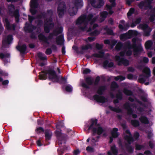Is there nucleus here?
Wrapping results in <instances>:
<instances>
[{
  "mask_svg": "<svg viewBox=\"0 0 155 155\" xmlns=\"http://www.w3.org/2000/svg\"><path fill=\"white\" fill-rule=\"evenodd\" d=\"M51 53V50L50 49H47L46 51V53L47 54H50Z\"/></svg>",
  "mask_w": 155,
  "mask_h": 155,
  "instance_id": "nucleus-48",
  "label": "nucleus"
},
{
  "mask_svg": "<svg viewBox=\"0 0 155 155\" xmlns=\"http://www.w3.org/2000/svg\"><path fill=\"white\" fill-rule=\"evenodd\" d=\"M28 19L31 22L33 18L32 16H28Z\"/></svg>",
  "mask_w": 155,
  "mask_h": 155,
  "instance_id": "nucleus-60",
  "label": "nucleus"
},
{
  "mask_svg": "<svg viewBox=\"0 0 155 155\" xmlns=\"http://www.w3.org/2000/svg\"><path fill=\"white\" fill-rule=\"evenodd\" d=\"M36 131L38 133H40L41 132H43L44 130L42 127H40L37 128L36 129Z\"/></svg>",
  "mask_w": 155,
  "mask_h": 155,
  "instance_id": "nucleus-40",
  "label": "nucleus"
},
{
  "mask_svg": "<svg viewBox=\"0 0 155 155\" xmlns=\"http://www.w3.org/2000/svg\"><path fill=\"white\" fill-rule=\"evenodd\" d=\"M8 8L10 12H12L13 13V15H14L15 17L16 21H18V19L19 16L18 11L17 10H15L14 6L12 5L9 6Z\"/></svg>",
  "mask_w": 155,
  "mask_h": 155,
  "instance_id": "nucleus-9",
  "label": "nucleus"
},
{
  "mask_svg": "<svg viewBox=\"0 0 155 155\" xmlns=\"http://www.w3.org/2000/svg\"><path fill=\"white\" fill-rule=\"evenodd\" d=\"M66 91L68 92H70L72 91V87L70 85H68L66 87Z\"/></svg>",
  "mask_w": 155,
  "mask_h": 155,
  "instance_id": "nucleus-31",
  "label": "nucleus"
},
{
  "mask_svg": "<svg viewBox=\"0 0 155 155\" xmlns=\"http://www.w3.org/2000/svg\"><path fill=\"white\" fill-rule=\"evenodd\" d=\"M104 90L103 87H101L99 88L97 91V93L99 95H96L94 96L93 99L96 100L97 102L104 103L107 101V100L103 96L100 95L101 94Z\"/></svg>",
  "mask_w": 155,
  "mask_h": 155,
  "instance_id": "nucleus-4",
  "label": "nucleus"
},
{
  "mask_svg": "<svg viewBox=\"0 0 155 155\" xmlns=\"http://www.w3.org/2000/svg\"><path fill=\"white\" fill-rule=\"evenodd\" d=\"M12 39V36L11 35L9 36L8 37L6 40L3 41V44L5 43L9 44Z\"/></svg>",
  "mask_w": 155,
  "mask_h": 155,
  "instance_id": "nucleus-23",
  "label": "nucleus"
},
{
  "mask_svg": "<svg viewBox=\"0 0 155 155\" xmlns=\"http://www.w3.org/2000/svg\"><path fill=\"white\" fill-rule=\"evenodd\" d=\"M138 32L134 30H129L127 33L121 35L120 36V39L122 40H124L125 39L129 38L131 37L137 35Z\"/></svg>",
  "mask_w": 155,
  "mask_h": 155,
  "instance_id": "nucleus-5",
  "label": "nucleus"
},
{
  "mask_svg": "<svg viewBox=\"0 0 155 155\" xmlns=\"http://www.w3.org/2000/svg\"><path fill=\"white\" fill-rule=\"evenodd\" d=\"M149 19L151 21H153L155 19V8L151 11Z\"/></svg>",
  "mask_w": 155,
  "mask_h": 155,
  "instance_id": "nucleus-17",
  "label": "nucleus"
},
{
  "mask_svg": "<svg viewBox=\"0 0 155 155\" xmlns=\"http://www.w3.org/2000/svg\"><path fill=\"white\" fill-rule=\"evenodd\" d=\"M104 65L105 67H111L113 66V64L112 62L109 63L107 61H106L104 63Z\"/></svg>",
  "mask_w": 155,
  "mask_h": 155,
  "instance_id": "nucleus-21",
  "label": "nucleus"
},
{
  "mask_svg": "<svg viewBox=\"0 0 155 155\" xmlns=\"http://www.w3.org/2000/svg\"><path fill=\"white\" fill-rule=\"evenodd\" d=\"M53 26V24L51 20L48 21L46 23L45 26V32L48 33L49 31V29L48 27H51Z\"/></svg>",
  "mask_w": 155,
  "mask_h": 155,
  "instance_id": "nucleus-15",
  "label": "nucleus"
},
{
  "mask_svg": "<svg viewBox=\"0 0 155 155\" xmlns=\"http://www.w3.org/2000/svg\"><path fill=\"white\" fill-rule=\"evenodd\" d=\"M103 55V53L100 52L99 54H94V56L97 57H101Z\"/></svg>",
  "mask_w": 155,
  "mask_h": 155,
  "instance_id": "nucleus-41",
  "label": "nucleus"
},
{
  "mask_svg": "<svg viewBox=\"0 0 155 155\" xmlns=\"http://www.w3.org/2000/svg\"><path fill=\"white\" fill-rule=\"evenodd\" d=\"M103 47V45H99L97 44L96 45V47L98 49H100L102 48Z\"/></svg>",
  "mask_w": 155,
  "mask_h": 155,
  "instance_id": "nucleus-52",
  "label": "nucleus"
},
{
  "mask_svg": "<svg viewBox=\"0 0 155 155\" xmlns=\"http://www.w3.org/2000/svg\"><path fill=\"white\" fill-rule=\"evenodd\" d=\"M111 87L113 88H115L117 87V84L115 82H113L112 84Z\"/></svg>",
  "mask_w": 155,
  "mask_h": 155,
  "instance_id": "nucleus-46",
  "label": "nucleus"
},
{
  "mask_svg": "<svg viewBox=\"0 0 155 155\" xmlns=\"http://www.w3.org/2000/svg\"><path fill=\"white\" fill-rule=\"evenodd\" d=\"M142 148V146L140 145H137L136 146V149L137 150H140Z\"/></svg>",
  "mask_w": 155,
  "mask_h": 155,
  "instance_id": "nucleus-51",
  "label": "nucleus"
},
{
  "mask_svg": "<svg viewBox=\"0 0 155 155\" xmlns=\"http://www.w3.org/2000/svg\"><path fill=\"white\" fill-rule=\"evenodd\" d=\"M143 61L145 63H147L148 62L149 60L148 58H144L143 59Z\"/></svg>",
  "mask_w": 155,
  "mask_h": 155,
  "instance_id": "nucleus-53",
  "label": "nucleus"
},
{
  "mask_svg": "<svg viewBox=\"0 0 155 155\" xmlns=\"http://www.w3.org/2000/svg\"><path fill=\"white\" fill-rule=\"evenodd\" d=\"M8 80H5L3 82V85H6L8 84Z\"/></svg>",
  "mask_w": 155,
  "mask_h": 155,
  "instance_id": "nucleus-56",
  "label": "nucleus"
},
{
  "mask_svg": "<svg viewBox=\"0 0 155 155\" xmlns=\"http://www.w3.org/2000/svg\"><path fill=\"white\" fill-rule=\"evenodd\" d=\"M38 57L41 60H46L47 58L46 57L43 55L41 53H39L38 54Z\"/></svg>",
  "mask_w": 155,
  "mask_h": 155,
  "instance_id": "nucleus-27",
  "label": "nucleus"
},
{
  "mask_svg": "<svg viewBox=\"0 0 155 155\" xmlns=\"http://www.w3.org/2000/svg\"><path fill=\"white\" fill-rule=\"evenodd\" d=\"M152 0H148L147 2L145 3L146 5L144 6L145 7L146 6V5H147V6L149 8H150V2H151ZM143 8L144 9V8H143Z\"/></svg>",
  "mask_w": 155,
  "mask_h": 155,
  "instance_id": "nucleus-38",
  "label": "nucleus"
},
{
  "mask_svg": "<svg viewBox=\"0 0 155 155\" xmlns=\"http://www.w3.org/2000/svg\"><path fill=\"white\" fill-rule=\"evenodd\" d=\"M94 39H95V38H93V37H89L88 38V41L90 42L93 41Z\"/></svg>",
  "mask_w": 155,
  "mask_h": 155,
  "instance_id": "nucleus-50",
  "label": "nucleus"
},
{
  "mask_svg": "<svg viewBox=\"0 0 155 155\" xmlns=\"http://www.w3.org/2000/svg\"><path fill=\"white\" fill-rule=\"evenodd\" d=\"M90 70L87 68L85 69L83 71V73L84 74H87L90 72Z\"/></svg>",
  "mask_w": 155,
  "mask_h": 155,
  "instance_id": "nucleus-37",
  "label": "nucleus"
},
{
  "mask_svg": "<svg viewBox=\"0 0 155 155\" xmlns=\"http://www.w3.org/2000/svg\"><path fill=\"white\" fill-rule=\"evenodd\" d=\"M40 40L43 41H45L46 38L44 35L41 34H40L38 36Z\"/></svg>",
  "mask_w": 155,
  "mask_h": 155,
  "instance_id": "nucleus-30",
  "label": "nucleus"
},
{
  "mask_svg": "<svg viewBox=\"0 0 155 155\" xmlns=\"http://www.w3.org/2000/svg\"><path fill=\"white\" fill-rule=\"evenodd\" d=\"M5 25L6 26L7 28L9 29V24L8 21L7 19H5L4 21Z\"/></svg>",
  "mask_w": 155,
  "mask_h": 155,
  "instance_id": "nucleus-34",
  "label": "nucleus"
},
{
  "mask_svg": "<svg viewBox=\"0 0 155 155\" xmlns=\"http://www.w3.org/2000/svg\"><path fill=\"white\" fill-rule=\"evenodd\" d=\"M116 59L119 65L123 64L125 66H127L129 64V62L128 61L122 59L118 56H116Z\"/></svg>",
  "mask_w": 155,
  "mask_h": 155,
  "instance_id": "nucleus-8",
  "label": "nucleus"
},
{
  "mask_svg": "<svg viewBox=\"0 0 155 155\" xmlns=\"http://www.w3.org/2000/svg\"><path fill=\"white\" fill-rule=\"evenodd\" d=\"M93 17V16L91 15L89 16L87 18L88 22L91 25L93 26L92 28L91 29L90 28H89L87 30V31L89 32V34L92 35H98L99 33L100 32L96 30H94L95 28L97 26V25L95 24H92L93 22L95 20V19H94V18H92Z\"/></svg>",
  "mask_w": 155,
  "mask_h": 155,
  "instance_id": "nucleus-3",
  "label": "nucleus"
},
{
  "mask_svg": "<svg viewBox=\"0 0 155 155\" xmlns=\"http://www.w3.org/2000/svg\"><path fill=\"white\" fill-rule=\"evenodd\" d=\"M17 48L21 53H23L25 51L26 46L25 45H23L21 47L19 46H17Z\"/></svg>",
  "mask_w": 155,
  "mask_h": 155,
  "instance_id": "nucleus-20",
  "label": "nucleus"
},
{
  "mask_svg": "<svg viewBox=\"0 0 155 155\" xmlns=\"http://www.w3.org/2000/svg\"><path fill=\"white\" fill-rule=\"evenodd\" d=\"M127 51L126 53V54L127 55H130L131 53V52L129 48L128 50Z\"/></svg>",
  "mask_w": 155,
  "mask_h": 155,
  "instance_id": "nucleus-54",
  "label": "nucleus"
},
{
  "mask_svg": "<svg viewBox=\"0 0 155 155\" xmlns=\"http://www.w3.org/2000/svg\"><path fill=\"white\" fill-rule=\"evenodd\" d=\"M121 46V43H118L116 45V48L117 50H119Z\"/></svg>",
  "mask_w": 155,
  "mask_h": 155,
  "instance_id": "nucleus-42",
  "label": "nucleus"
},
{
  "mask_svg": "<svg viewBox=\"0 0 155 155\" xmlns=\"http://www.w3.org/2000/svg\"><path fill=\"white\" fill-rule=\"evenodd\" d=\"M80 153V151L78 150H75L74 152V155H78Z\"/></svg>",
  "mask_w": 155,
  "mask_h": 155,
  "instance_id": "nucleus-49",
  "label": "nucleus"
},
{
  "mask_svg": "<svg viewBox=\"0 0 155 155\" xmlns=\"http://www.w3.org/2000/svg\"><path fill=\"white\" fill-rule=\"evenodd\" d=\"M144 153L146 154H149L150 153V152L149 151H146Z\"/></svg>",
  "mask_w": 155,
  "mask_h": 155,
  "instance_id": "nucleus-64",
  "label": "nucleus"
},
{
  "mask_svg": "<svg viewBox=\"0 0 155 155\" xmlns=\"http://www.w3.org/2000/svg\"><path fill=\"white\" fill-rule=\"evenodd\" d=\"M118 130L116 128H114L111 131V134L112 137H110V142L111 143L113 141V139L112 137L116 138L117 137L118 135L119 134L117 132Z\"/></svg>",
  "mask_w": 155,
  "mask_h": 155,
  "instance_id": "nucleus-11",
  "label": "nucleus"
},
{
  "mask_svg": "<svg viewBox=\"0 0 155 155\" xmlns=\"http://www.w3.org/2000/svg\"><path fill=\"white\" fill-rule=\"evenodd\" d=\"M127 78L129 79H131L133 78V76L131 74L128 75Z\"/></svg>",
  "mask_w": 155,
  "mask_h": 155,
  "instance_id": "nucleus-58",
  "label": "nucleus"
},
{
  "mask_svg": "<svg viewBox=\"0 0 155 155\" xmlns=\"http://www.w3.org/2000/svg\"><path fill=\"white\" fill-rule=\"evenodd\" d=\"M120 23L119 25V27L121 30H126L129 27L128 24L127 23L125 24L124 21L123 20L120 21Z\"/></svg>",
  "mask_w": 155,
  "mask_h": 155,
  "instance_id": "nucleus-14",
  "label": "nucleus"
},
{
  "mask_svg": "<svg viewBox=\"0 0 155 155\" xmlns=\"http://www.w3.org/2000/svg\"><path fill=\"white\" fill-rule=\"evenodd\" d=\"M48 75L49 78L54 81H58V78L55 72L52 70H50L48 71H44L40 73L39 75V78L41 80L45 79Z\"/></svg>",
  "mask_w": 155,
  "mask_h": 155,
  "instance_id": "nucleus-2",
  "label": "nucleus"
},
{
  "mask_svg": "<svg viewBox=\"0 0 155 155\" xmlns=\"http://www.w3.org/2000/svg\"><path fill=\"white\" fill-rule=\"evenodd\" d=\"M91 4L94 7L96 8H99L104 4L102 0H91Z\"/></svg>",
  "mask_w": 155,
  "mask_h": 155,
  "instance_id": "nucleus-6",
  "label": "nucleus"
},
{
  "mask_svg": "<svg viewBox=\"0 0 155 155\" xmlns=\"http://www.w3.org/2000/svg\"><path fill=\"white\" fill-rule=\"evenodd\" d=\"M52 135V132L50 131H47L45 132V137L47 139H49Z\"/></svg>",
  "mask_w": 155,
  "mask_h": 155,
  "instance_id": "nucleus-24",
  "label": "nucleus"
},
{
  "mask_svg": "<svg viewBox=\"0 0 155 155\" xmlns=\"http://www.w3.org/2000/svg\"><path fill=\"white\" fill-rule=\"evenodd\" d=\"M84 18L83 17H81L79 18L76 21L77 24H79L81 23L84 21Z\"/></svg>",
  "mask_w": 155,
  "mask_h": 155,
  "instance_id": "nucleus-29",
  "label": "nucleus"
},
{
  "mask_svg": "<svg viewBox=\"0 0 155 155\" xmlns=\"http://www.w3.org/2000/svg\"><path fill=\"white\" fill-rule=\"evenodd\" d=\"M146 4L145 3H144L143 2H141L139 4V7L140 8H143V6H144Z\"/></svg>",
  "mask_w": 155,
  "mask_h": 155,
  "instance_id": "nucleus-44",
  "label": "nucleus"
},
{
  "mask_svg": "<svg viewBox=\"0 0 155 155\" xmlns=\"http://www.w3.org/2000/svg\"><path fill=\"white\" fill-rule=\"evenodd\" d=\"M115 0H109L111 4V5H106V7L107 9L109 10H110L112 7L115 6Z\"/></svg>",
  "mask_w": 155,
  "mask_h": 155,
  "instance_id": "nucleus-19",
  "label": "nucleus"
},
{
  "mask_svg": "<svg viewBox=\"0 0 155 155\" xmlns=\"http://www.w3.org/2000/svg\"><path fill=\"white\" fill-rule=\"evenodd\" d=\"M110 43V41L109 40H107L104 41V43L105 44H108Z\"/></svg>",
  "mask_w": 155,
  "mask_h": 155,
  "instance_id": "nucleus-63",
  "label": "nucleus"
},
{
  "mask_svg": "<svg viewBox=\"0 0 155 155\" xmlns=\"http://www.w3.org/2000/svg\"><path fill=\"white\" fill-rule=\"evenodd\" d=\"M132 124L135 126H137L139 125V122L138 121L135 120L131 121Z\"/></svg>",
  "mask_w": 155,
  "mask_h": 155,
  "instance_id": "nucleus-33",
  "label": "nucleus"
},
{
  "mask_svg": "<svg viewBox=\"0 0 155 155\" xmlns=\"http://www.w3.org/2000/svg\"><path fill=\"white\" fill-rule=\"evenodd\" d=\"M143 72L146 74L147 77H149L150 74V71L149 69L147 68H145L143 69Z\"/></svg>",
  "mask_w": 155,
  "mask_h": 155,
  "instance_id": "nucleus-25",
  "label": "nucleus"
},
{
  "mask_svg": "<svg viewBox=\"0 0 155 155\" xmlns=\"http://www.w3.org/2000/svg\"><path fill=\"white\" fill-rule=\"evenodd\" d=\"M126 132V134L124 135V138L129 143H130L131 141H133V139L131 137L130 133L128 130H127Z\"/></svg>",
  "mask_w": 155,
  "mask_h": 155,
  "instance_id": "nucleus-16",
  "label": "nucleus"
},
{
  "mask_svg": "<svg viewBox=\"0 0 155 155\" xmlns=\"http://www.w3.org/2000/svg\"><path fill=\"white\" fill-rule=\"evenodd\" d=\"M134 10L133 8L130 9L129 12L127 14V15L128 17L130 16L134 12Z\"/></svg>",
  "mask_w": 155,
  "mask_h": 155,
  "instance_id": "nucleus-35",
  "label": "nucleus"
},
{
  "mask_svg": "<svg viewBox=\"0 0 155 155\" xmlns=\"http://www.w3.org/2000/svg\"><path fill=\"white\" fill-rule=\"evenodd\" d=\"M125 78L124 77L121 76H118L117 77H116L115 78V79L116 80H120V81H121L124 80Z\"/></svg>",
  "mask_w": 155,
  "mask_h": 155,
  "instance_id": "nucleus-32",
  "label": "nucleus"
},
{
  "mask_svg": "<svg viewBox=\"0 0 155 155\" xmlns=\"http://www.w3.org/2000/svg\"><path fill=\"white\" fill-rule=\"evenodd\" d=\"M124 93L126 94L127 95H130L132 93L129 90H128L127 89H125L124 90Z\"/></svg>",
  "mask_w": 155,
  "mask_h": 155,
  "instance_id": "nucleus-39",
  "label": "nucleus"
},
{
  "mask_svg": "<svg viewBox=\"0 0 155 155\" xmlns=\"http://www.w3.org/2000/svg\"><path fill=\"white\" fill-rule=\"evenodd\" d=\"M62 53L63 54H65V48L64 47H63L62 48Z\"/></svg>",
  "mask_w": 155,
  "mask_h": 155,
  "instance_id": "nucleus-61",
  "label": "nucleus"
},
{
  "mask_svg": "<svg viewBox=\"0 0 155 155\" xmlns=\"http://www.w3.org/2000/svg\"><path fill=\"white\" fill-rule=\"evenodd\" d=\"M65 4L63 2L59 5L58 8V12L59 16L61 17L63 15L64 11Z\"/></svg>",
  "mask_w": 155,
  "mask_h": 155,
  "instance_id": "nucleus-10",
  "label": "nucleus"
},
{
  "mask_svg": "<svg viewBox=\"0 0 155 155\" xmlns=\"http://www.w3.org/2000/svg\"><path fill=\"white\" fill-rule=\"evenodd\" d=\"M90 121L91 125L89 127L88 130L92 129L94 135L95 133H97L98 135L102 134L104 136L106 135V131L99 124H97V120H91Z\"/></svg>",
  "mask_w": 155,
  "mask_h": 155,
  "instance_id": "nucleus-1",
  "label": "nucleus"
},
{
  "mask_svg": "<svg viewBox=\"0 0 155 155\" xmlns=\"http://www.w3.org/2000/svg\"><path fill=\"white\" fill-rule=\"evenodd\" d=\"M9 54H8L7 55H5V54H0V57L1 58H5L6 57H9Z\"/></svg>",
  "mask_w": 155,
  "mask_h": 155,
  "instance_id": "nucleus-43",
  "label": "nucleus"
},
{
  "mask_svg": "<svg viewBox=\"0 0 155 155\" xmlns=\"http://www.w3.org/2000/svg\"><path fill=\"white\" fill-rule=\"evenodd\" d=\"M126 3L128 5H130L131 3L133 2L132 0H126Z\"/></svg>",
  "mask_w": 155,
  "mask_h": 155,
  "instance_id": "nucleus-55",
  "label": "nucleus"
},
{
  "mask_svg": "<svg viewBox=\"0 0 155 155\" xmlns=\"http://www.w3.org/2000/svg\"><path fill=\"white\" fill-rule=\"evenodd\" d=\"M37 145L38 146H41V144L40 141L39 140H38L37 141Z\"/></svg>",
  "mask_w": 155,
  "mask_h": 155,
  "instance_id": "nucleus-57",
  "label": "nucleus"
},
{
  "mask_svg": "<svg viewBox=\"0 0 155 155\" xmlns=\"http://www.w3.org/2000/svg\"><path fill=\"white\" fill-rule=\"evenodd\" d=\"M140 18H138V19H137L136 21L135 24V25H134L133 24H132L131 25L132 27H134L135 25L136 24H137L139 23L140 22Z\"/></svg>",
  "mask_w": 155,
  "mask_h": 155,
  "instance_id": "nucleus-45",
  "label": "nucleus"
},
{
  "mask_svg": "<svg viewBox=\"0 0 155 155\" xmlns=\"http://www.w3.org/2000/svg\"><path fill=\"white\" fill-rule=\"evenodd\" d=\"M139 27L143 29L144 31V34L145 36H148L151 31V29L146 24H141L140 25Z\"/></svg>",
  "mask_w": 155,
  "mask_h": 155,
  "instance_id": "nucleus-7",
  "label": "nucleus"
},
{
  "mask_svg": "<svg viewBox=\"0 0 155 155\" xmlns=\"http://www.w3.org/2000/svg\"><path fill=\"white\" fill-rule=\"evenodd\" d=\"M139 137V134L138 133L136 132L135 134V137L136 138H137Z\"/></svg>",
  "mask_w": 155,
  "mask_h": 155,
  "instance_id": "nucleus-59",
  "label": "nucleus"
},
{
  "mask_svg": "<svg viewBox=\"0 0 155 155\" xmlns=\"http://www.w3.org/2000/svg\"><path fill=\"white\" fill-rule=\"evenodd\" d=\"M106 31H107V33L109 34L112 35L113 34V32L112 31H110V32H109V30H107Z\"/></svg>",
  "mask_w": 155,
  "mask_h": 155,
  "instance_id": "nucleus-62",
  "label": "nucleus"
},
{
  "mask_svg": "<svg viewBox=\"0 0 155 155\" xmlns=\"http://www.w3.org/2000/svg\"><path fill=\"white\" fill-rule=\"evenodd\" d=\"M86 150L88 151H89L90 152H92L93 151V149L91 147H88L86 148Z\"/></svg>",
  "mask_w": 155,
  "mask_h": 155,
  "instance_id": "nucleus-47",
  "label": "nucleus"
},
{
  "mask_svg": "<svg viewBox=\"0 0 155 155\" xmlns=\"http://www.w3.org/2000/svg\"><path fill=\"white\" fill-rule=\"evenodd\" d=\"M111 151L112 152V153H111L110 152H108V153L109 155H116L117 153V150L114 146L111 147Z\"/></svg>",
  "mask_w": 155,
  "mask_h": 155,
  "instance_id": "nucleus-18",
  "label": "nucleus"
},
{
  "mask_svg": "<svg viewBox=\"0 0 155 155\" xmlns=\"http://www.w3.org/2000/svg\"><path fill=\"white\" fill-rule=\"evenodd\" d=\"M36 4L35 0H31L30 2L31 8L30 11L32 14H34L35 13V11L33 10V9L35 8L36 7Z\"/></svg>",
  "mask_w": 155,
  "mask_h": 155,
  "instance_id": "nucleus-13",
  "label": "nucleus"
},
{
  "mask_svg": "<svg viewBox=\"0 0 155 155\" xmlns=\"http://www.w3.org/2000/svg\"><path fill=\"white\" fill-rule=\"evenodd\" d=\"M87 83L89 84H91L92 82V80L90 78H87L86 79Z\"/></svg>",
  "mask_w": 155,
  "mask_h": 155,
  "instance_id": "nucleus-36",
  "label": "nucleus"
},
{
  "mask_svg": "<svg viewBox=\"0 0 155 155\" xmlns=\"http://www.w3.org/2000/svg\"><path fill=\"white\" fill-rule=\"evenodd\" d=\"M140 121L143 123L147 124L148 123V121L147 118L145 117H142L140 118Z\"/></svg>",
  "mask_w": 155,
  "mask_h": 155,
  "instance_id": "nucleus-28",
  "label": "nucleus"
},
{
  "mask_svg": "<svg viewBox=\"0 0 155 155\" xmlns=\"http://www.w3.org/2000/svg\"><path fill=\"white\" fill-rule=\"evenodd\" d=\"M152 45V43L151 41H147L145 44V47L147 49H148L150 48L151 45Z\"/></svg>",
  "mask_w": 155,
  "mask_h": 155,
  "instance_id": "nucleus-26",
  "label": "nucleus"
},
{
  "mask_svg": "<svg viewBox=\"0 0 155 155\" xmlns=\"http://www.w3.org/2000/svg\"><path fill=\"white\" fill-rule=\"evenodd\" d=\"M107 13L106 12H101V19L100 21L101 22L103 21L104 19L107 17Z\"/></svg>",
  "mask_w": 155,
  "mask_h": 155,
  "instance_id": "nucleus-22",
  "label": "nucleus"
},
{
  "mask_svg": "<svg viewBox=\"0 0 155 155\" xmlns=\"http://www.w3.org/2000/svg\"><path fill=\"white\" fill-rule=\"evenodd\" d=\"M82 2L81 0H78L77 3L75 4V8H74L73 9L74 10V12H72L71 11L70 12V14L71 15H73L76 14L77 11V7H79V4L82 5Z\"/></svg>",
  "mask_w": 155,
  "mask_h": 155,
  "instance_id": "nucleus-12",
  "label": "nucleus"
}]
</instances>
